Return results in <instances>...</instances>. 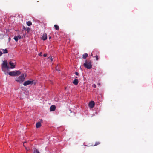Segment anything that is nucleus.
<instances>
[{
    "label": "nucleus",
    "mask_w": 153,
    "mask_h": 153,
    "mask_svg": "<svg viewBox=\"0 0 153 153\" xmlns=\"http://www.w3.org/2000/svg\"><path fill=\"white\" fill-rule=\"evenodd\" d=\"M95 58H96V60L97 61V60H98V59H99V58H98V56H97V55H96V56H95Z\"/></svg>",
    "instance_id": "412c9836"
},
{
    "label": "nucleus",
    "mask_w": 153,
    "mask_h": 153,
    "mask_svg": "<svg viewBox=\"0 0 153 153\" xmlns=\"http://www.w3.org/2000/svg\"><path fill=\"white\" fill-rule=\"evenodd\" d=\"M14 71L10 72L8 73V74L12 76H15Z\"/></svg>",
    "instance_id": "2eb2a0df"
},
{
    "label": "nucleus",
    "mask_w": 153,
    "mask_h": 153,
    "mask_svg": "<svg viewBox=\"0 0 153 153\" xmlns=\"http://www.w3.org/2000/svg\"><path fill=\"white\" fill-rule=\"evenodd\" d=\"M49 59H51V61H52L53 60V59L52 58V57H49Z\"/></svg>",
    "instance_id": "393cba45"
},
{
    "label": "nucleus",
    "mask_w": 153,
    "mask_h": 153,
    "mask_svg": "<svg viewBox=\"0 0 153 153\" xmlns=\"http://www.w3.org/2000/svg\"><path fill=\"white\" fill-rule=\"evenodd\" d=\"M14 74H15V76H17L18 75H19L20 74L21 72L19 71H14Z\"/></svg>",
    "instance_id": "ddd939ff"
},
{
    "label": "nucleus",
    "mask_w": 153,
    "mask_h": 153,
    "mask_svg": "<svg viewBox=\"0 0 153 153\" xmlns=\"http://www.w3.org/2000/svg\"><path fill=\"white\" fill-rule=\"evenodd\" d=\"M49 39H50L51 38V36H50V37H49Z\"/></svg>",
    "instance_id": "c85d7f7f"
},
{
    "label": "nucleus",
    "mask_w": 153,
    "mask_h": 153,
    "mask_svg": "<svg viewBox=\"0 0 153 153\" xmlns=\"http://www.w3.org/2000/svg\"><path fill=\"white\" fill-rule=\"evenodd\" d=\"M33 83V81L27 80L25 81L23 83V85L25 86H27L30 84H32Z\"/></svg>",
    "instance_id": "20e7f679"
},
{
    "label": "nucleus",
    "mask_w": 153,
    "mask_h": 153,
    "mask_svg": "<svg viewBox=\"0 0 153 153\" xmlns=\"http://www.w3.org/2000/svg\"><path fill=\"white\" fill-rule=\"evenodd\" d=\"M56 109V106L54 105H52L50 108V110L51 111H53Z\"/></svg>",
    "instance_id": "0eeeda50"
},
{
    "label": "nucleus",
    "mask_w": 153,
    "mask_h": 153,
    "mask_svg": "<svg viewBox=\"0 0 153 153\" xmlns=\"http://www.w3.org/2000/svg\"><path fill=\"white\" fill-rule=\"evenodd\" d=\"M94 105L95 103L94 101H91L89 103V106L91 108H93L94 107Z\"/></svg>",
    "instance_id": "423d86ee"
},
{
    "label": "nucleus",
    "mask_w": 153,
    "mask_h": 153,
    "mask_svg": "<svg viewBox=\"0 0 153 153\" xmlns=\"http://www.w3.org/2000/svg\"><path fill=\"white\" fill-rule=\"evenodd\" d=\"M2 67L3 68H6L7 69L9 68V67L7 64V62L6 61H3V63L2 65Z\"/></svg>",
    "instance_id": "39448f33"
},
{
    "label": "nucleus",
    "mask_w": 153,
    "mask_h": 153,
    "mask_svg": "<svg viewBox=\"0 0 153 153\" xmlns=\"http://www.w3.org/2000/svg\"><path fill=\"white\" fill-rule=\"evenodd\" d=\"M83 65L88 69H90L92 67L91 62L90 60H85Z\"/></svg>",
    "instance_id": "f257e3e1"
},
{
    "label": "nucleus",
    "mask_w": 153,
    "mask_h": 153,
    "mask_svg": "<svg viewBox=\"0 0 153 153\" xmlns=\"http://www.w3.org/2000/svg\"><path fill=\"white\" fill-rule=\"evenodd\" d=\"M26 143V142H24V143H23V145H24V146H25V145H24L25 143Z\"/></svg>",
    "instance_id": "cd10ccee"
},
{
    "label": "nucleus",
    "mask_w": 153,
    "mask_h": 153,
    "mask_svg": "<svg viewBox=\"0 0 153 153\" xmlns=\"http://www.w3.org/2000/svg\"><path fill=\"white\" fill-rule=\"evenodd\" d=\"M42 53H41L40 54H39V56H42Z\"/></svg>",
    "instance_id": "bb28decb"
},
{
    "label": "nucleus",
    "mask_w": 153,
    "mask_h": 153,
    "mask_svg": "<svg viewBox=\"0 0 153 153\" xmlns=\"http://www.w3.org/2000/svg\"><path fill=\"white\" fill-rule=\"evenodd\" d=\"M88 56V54L87 53H85L83 55V58L84 59H86Z\"/></svg>",
    "instance_id": "dca6fc26"
},
{
    "label": "nucleus",
    "mask_w": 153,
    "mask_h": 153,
    "mask_svg": "<svg viewBox=\"0 0 153 153\" xmlns=\"http://www.w3.org/2000/svg\"><path fill=\"white\" fill-rule=\"evenodd\" d=\"M2 52L1 51H0V56H1L2 54Z\"/></svg>",
    "instance_id": "5701e85b"
},
{
    "label": "nucleus",
    "mask_w": 153,
    "mask_h": 153,
    "mask_svg": "<svg viewBox=\"0 0 153 153\" xmlns=\"http://www.w3.org/2000/svg\"><path fill=\"white\" fill-rule=\"evenodd\" d=\"M41 126V123L40 122H37L36 124V127L37 128H38Z\"/></svg>",
    "instance_id": "4468645a"
},
{
    "label": "nucleus",
    "mask_w": 153,
    "mask_h": 153,
    "mask_svg": "<svg viewBox=\"0 0 153 153\" xmlns=\"http://www.w3.org/2000/svg\"><path fill=\"white\" fill-rule=\"evenodd\" d=\"M21 36L20 35H19L17 36H15L14 37V39L16 42H17L19 39H21Z\"/></svg>",
    "instance_id": "6e6552de"
},
{
    "label": "nucleus",
    "mask_w": 153,
    "mask_h": 153,
    "mask_svg": "<svg viewBox=\"0 0 153 153\" xmlns=\"http://www.w3.org/2000/svg\"><path fill=\"white\" fill-rule=\"evenodd\" d=\"M75 74L76 75H79V73L77 72H75Z\"/></svg>",
    "instance_id": "b1692460"
},
{
    "label": "nucleus",
    "mask_w": 153,
    "mask_h": 153,
    "mask_svg": "<svg viewBox=\"0 0 153 153\" xmlns=\"http://www.w3.org/2000/svg\"><path fill=\"white\" fill-rule=\"evenodd\" d=\"M47 39V36L46 33L43 34L42 36V39L43 40H45Z\"/></svg>",
    "instance_id": "9d476101"
},
{
    "label": "nucleus",
    "mask_w": 153,
    "mask_h": 153,
    "mask_svg": "<svg viewBox=\"0 0 153 153\" xmlns=\"http://www.w3.org/2000/svg\"><path fill=\"white\" fill-rule=\"evenodd\" d=\"M100 144V143L99 142H96L95 144L94 145V146H95L97 145Z\"/></svg>",
    "instance_id": "aec40b11"
},
{
    "label": "nucleus",
    "mask_w": 153,
    "mask_h": 153,
    "mask_svg": "<svg viewBox=\"0 0 153 153\" xmlns=\"http://www.w3.org/2000/svg\"><path fill=\"white\" fill-rule=\"evenodd\" d=\"M73 83L75 85H77L78 83V80L76 79H75L73 82Z\"/></svg>",
    "instance_id": "f8f14e48"
},
{
    "label": "nucleus",
    "mask_w": 153,
    "mask_h": 153,
    "mask_svg": "<svg viewBox=\"0 0 153 153\" xmlns=\"http://www.w3.org/2000/svg\"><path fill=\"white\" fill-rule=\"evenodd\" d=\"M93 55H92V53H91V56H92Z\"/></svg>",
    "instance_id": "c756f323"
},
{
    "label": "nucleus",
    "mask_w": 153,
    "mask_h": 153,
    "mask_svg": "<svg viewBox=\"0 0 153 153\" xmlns=\"http://www.w3.org/2000/svg\"><path fill=\"white\" fill-rule=\"evenodd\" d=\"M54 27L56 30H58L59 29V26L57 25H54Z\"/></svg>",
    "instance_id": "6ab92c4d"
},
{
    "label": "nucleus",
    "mask_w": 153,
    "mask_h": 153,
    "mask_svg": "<svg viewBox=\"0 0 153 153\" xmlns=\"http://www.w3.org/2000/svg\"><path fill=\"white\" fill-rule=\"evenodd\" d=\"M98 85H100V84L99 83V84H98Z\"/></svg>",
    "instance_id": "7c9ffc66"
},
{
    "label": "nucleus",
    "mask_w": 153,
    "mask_h": 153,
    "mask_svg": "<svg viewBox=\"0 0 153 153\" xmlns=\"http://www.w3.org/2000/svg\"><path fill=\"white\" fill-rule=\"evenodd\" d=\"M25 149L27 150L26 147H25Z\"/></svg>",
    "instance_id": "2f4dec72"
},
{
    "label": "nucleus",
    "mask_w": 153,
    "mask_h": 153,
    "mask_svg": "<svg viewBox=\"0 0 153 153\" xmlns=\"http://www.w3.org/2000/svg\"><path fill=\"white\" fill-rule=\"evenodd\" d=\"M25 78L24 74H22L21 76L17 78L16 81L19 82L20 83H21L23 82L25 80Z\"/></svg>",
    "instance_id": "f03ea898"
},
{
    "label": "nucleus",
    "mask_w": 153,
    "mask_h": 153,
    "mask_svg": "<svg viewBox=\"0 0 153 153\" xmlns=\"http://www.w3.org/2000/svg\"><path fill=\"white\" fill-rule=\"evenodd\" d=\"M92 87L94 88H96V85L95 84H94L92 85Z\"/></svg>",
    "instance_id": "4be33fe9"
},
{
    "label": "nucleus",
    "mask_w": 153,
    "mask_h": 153,
    "mask_svg": "<svg viewBox=\"0 0 153 153\" xmlns=\"http://www.w3.org/2000/svg\"><path fill=\"white\" fill-rule=\"evenodd\" d=\"M16 62L15 60H12L9 62V65L11 66L10 68L13 69L15 68Z\"/></svg>",
    "instance_id": "7ed1b4c3"
},
{
    "label": "nucleus",
    "mask_w": 153,
    "mask_h": 153,
    "mask_svg": "<svg viewBox=\"0 0 153 153\" xmlns=\"http://www.w3.org/2000/svg\"><path fill=\"white\" fill-rule=\"evenodd\" d=\"M47 56V54H43V56L44 57H46Z\"/></svg>",
    "instance_id": "a878e982"
},
{
    "label": "nucleus",
    "mask_w": 153,
    "mask_h": 153,
    "mask_svg": "<svg viewBox=\"0 0 153 153\" xmlns=\"http://www.w3.org/2000/svg\"><path fill=\"white\" fill-rule=\"evenodd\" d=\"M24 29L26 31H27L28 32H29L30 30V28L27 27H26V28L24 27Z\"/></svg>",
    "instance_id": "a211bd4d"
},
{
    "label": "nucleus",
    "mask_w": 153,
    "mask_h": 153,
    "mask_svg": "<svg viewBox=\"0 0 153 153\" xmlns=\"http://www.w3.org/2000/svg\"><path fill=\"white\" fill-rule=\"evenodd\" d=\"M33 153H40L39 151L36 148H34L33 149Z\"/></svg>",
    "instance_id": "9b49d317"
},
{
    "label": "nucleus",
    "mask_w": 153,
    "mask_h": 153,
    "mask_svg": "<svg viewBox=\"0 0 153 153\" xmlns=\"http://www.w3.org/2000/svg\"><path fill=\"white\" fill-rule=\"evenodd\" d=\"M26 24L27 25L29 26L31 25L32 24V22H31L30 21L27 22H26Z\"/></svg>",
    "instance_id": "f3484780"
},
{
    "label": "nucleus",
    "mask_w": 153,
    "mask_h": 153,
    "mask_svg": "<svg viewBox=\"0 0 153 153\" xmlns=\"http://www.w3.org/2000/svg\"><path fill=\"white\" fill-rule=\"evenodd\" d=\"M0 50L2 51H1L2 52L3 54L7 53L8 52V50L6 49H0Z\"/></svg>",
    "instance_id": "1a4fd4ad"
}]
</instances>
